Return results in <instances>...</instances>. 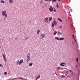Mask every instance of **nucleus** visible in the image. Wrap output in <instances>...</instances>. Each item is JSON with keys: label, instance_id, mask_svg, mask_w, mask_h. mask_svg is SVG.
<instances>
[{"label": "nucleus", "instance_id": "nucleus-19", "mask_svg": "<svg viewBox=\"0 0 80 80\" xmlns=\"http://www.w3.org/2000/svg\"><path fill=\"white\" fill-rule=\"evenodd\" d=\"M32 65H33V63L31 62L29 64V67H31V66H32Z\"/></svg>", "mask_w": 80, "mask_h": 80}, {"label": "nucleus", "instance_id": "nucleus-23", "mask_svg": "<svg viewBox=\"0 0 80 80\" xmlns=\"http://www.w3.org/2000/svg\"><path fill=\"white\" fill-rule=\"evenodd\" d=\"M40 30H38L37 31V33L38 34H39L40 33Z\"/></svg>", "mask_w": 80, "mask_h": 80}, {"label": "nucleus", "instance_id": "nucleus-44", "mask_svg": "<svg viewBox=\"0 0 80 80\" xmlns=\"http://www.w3.org/2000/svg\"><path fill=\"white\" fill-rule=\"evenodd\" d=\"M45 5H47V3H46V4H45Z\"/></svg>", "mask_w": 80, "mask_h": 80}, {"label": "nucleus", "instance_id": "nucleus-34", "mask_svg": "<svg viewBox=\"0 0 80 80\" xmlns=\"http://www.w3.org/2000/svg\"><path fill=\"white\" fill-rule=\"evenodd\" d=\"M66 73H68V71H66Z\"/></svg>", "mask_w": 80, "mask_h": 80}, {"label": "nucleus", "instance_id": "nucleus-27", "mask_svg": "<svg viewBox=\"0 0 80 80\" xmlns=\"http://www.w3.org/2000/svg\"><path fill=\"white\" fill-rule=\"evenodd\" d=\"M56 7L57 8H58V3H57L56 5Z\"/></svg>", "mask_w": 80, "mask_h": 80}, {"label": "nucleus", "instance_id": "nucleus-15", "mask_svg": "<svg viewBox=\"0 0 80 80\" xmlns=\"http://www.w3.org/2000/svg\"><path fill=\"white\" fill-rule=\"evenodd\" d=\"M40 77V75H39L36 78V80H37Z\"/></svg>", "mask_w": 80, "mask_h": 80}, {"label": "nucleus", "instance_id": "nucleus-14", "mask_svg": "<svg viewBox=\"0 0 80 80\" xmlns=\"http://www.w3.org/2000/svg\"><path fill=\"white\" fill-rule=\"evenodd\" d=\"M9 1L10 3H13V0H9Z\"/></svg>", "mask_w": 80, "mask_h": 80}, {"label": "nucleus", "instance_id": "nucleus-38", "mask_svg": "<svg viewBox=\"0 0 80 80\" xmlns=\"http://www.w3.org/2000/svg\"><path fill=\"white\" fill-rule=\"evenodd\" d=\"M28 39V38H27L26 39V40H27V39Z\"/></svg>", "mask_w": 80, "mask_h": 80}, {"label": "nucleus", "instance_id": "nucleus-11", "mask_svg": "<svg viewBox=\"0 0 80 80\" xmlns=\"http://www.w3.org/2000/svg\"><path fill=\"white\" fill-rule=\"evenodd\" d=\"M17 78H19V79H21V80H25V79L22 78L21 77L15 78H14V79L15 80V79H17Z\"/></svg>", "mask_w": 80, "mask_h": 80}, {"label": "nucleus", "instance_id": "nucleus-36", "mask_svg": "<svg viewBox=\"0 0 80 80\" xmlns=\"http://www.w3.org/2000/svg\"><path fill=\"white\" fill-rule=\"evenodd\" d=\"M69 72H72V71L71 70H69Z\"/></svg>", "mask_w": 80, "mask_h": 80}, {"label": "nucleus", "instance_id": "nucleus-22", "mask_svg": "<svg viewBox=\"0 0 80 80\" xmlns=\"http://www.w3.org/2000/svg\"><path fill=\"white\" fill-rule=\"evenodd\" d=\"M55 38L57 40H59V38H58V37H55Z\"/></svg>", "mask_w": 80, "mask_h": 80}, {"label": "nucleus", "instance_id": "nucleus-18", "mask_svg": "<svg viewBox=\"0 0 80 80\" xmlns=\"http://www.w3.org/2000/svg\"><path fill=\"white\" fill-rule=\"evenodd\" d=\"M19 60H18L16 61V63L17 65H18V63L19 64Z\"/></svg>", "mask_w": 80, "mask_h": 80}, {"label": "nucleus", "instance_id": "nucleus-20", "mask_svg": "<svg viewBox=\"0 0 80 80\" xmlns=\"http://www.w3.org/2000/svg\"><path fill=\"white\" fill-rule=\"evenodd\" d=\"M59 40H64V38H61L59 39Z\"/></svg>", "mask_w": 80, "mask_h": 80}, {"label": "nucleus", "instance_id": "nucleus-7", "mask_svg": "<svg viewBox=\"0 0 80 80\" xmlns=\"http://www.w3.org/2000/svg\"><path fill=\"white\" fill-rule=\"evenodd\" d=\"M2 56H3V59H4V60H5V62H6V58H5V54H2Z\"/></svg>", "mask_w": 80, "mask_h": 80}, {"label": "nucleus", "instance_id": "nucleus-42", "mask_svg": "<svg viewBox=\"0 0 80 80\" xmlns=\"http://www.w3.org/2000/svg\"><path fill=\"white\" fill-rule=\"evenodd\" d=\"M1 67V64L0 63V67Z\"/></svg>", "mask_w": 80, "mask_h": 80}, {"label": "nucleus", "instance_id": "nucleus-26", "mask_svg": "<svg viewBox=\"0 0 80 80\" xmlns=\"http://www.w3.org/2000/svg\"><path fill=\"white\" fill-rule=\"evenodd\" d=\"M1 3H5V2L3 0H1Z\"/></svg>", "mask_w": 80, "mask_h": 80}, {"label": "nucleus", "instance_id": "nucleus-40", "mask_svg": "<svg viewBox=\"0 0 80 80\" xmlns=\"http://www.w3.org/2000/svg\"><path fill=\"white\" fill-rule=\"evenodd\" d=\"M45 1H46V2H47V1H48V0H45Z\"/></svg>", "mask_w": 80, "mask_h": 80}, {"label": "nucleus", "instance_id": "nucleus-10", "mask_svg": "<svg viewBox=\"0 0 80 80\" xmlns=\"http://www.w3.org/2000/svg\"><path fill=\"white\" fill-rule=\"evenodd\" d=\"M52 17H50L49 18V22H51V21L52 20Z\"/></svg>", "mask_w": 80, "mask_h": 80}, {"label": "nucleus", "instance_id": "nucleus-43", "mask_svg": "<svg viewBox=\"0 0 80 80\" xmlns=\"http://www.w3.org/2000/svg\"><path fill=\"white\" fill-rule=\"evenodd\" d=\"M55 74L57 75V73H55Z\"/></svg>", "mask_w": 80, "mask_h": 80}, {"label": "nucleus", "instance_id": "nucleus-29", "mask_svg": "<svg viewBox=\"0 0 80 80\" xmlns=\"http://www.w3.org/2000/svg\"><path fill=\"white\" fill-rule=\"evenodd\" d=\"M4 74L5 75H7V72H4Z\"/></svg>", "mask_w": 80, "mask_h": 80}, {"label": "nucleus", "instance_id": "nucleus-41", "mask_svg": "<svg viewBox=\"0 0 80 80\" xmlns=\"http://www.w3.org/2000/svg\"><path fill=\"white\" fill-rule=\"evenodd\" d=\"M72 43H73V44H74V42H72Z\"/></svg>", "mask_w": 80, "mask_h": 80}, {"label": "nucleus", "instance_id": "nucleus-5", "mask_svg": "<svg viewBox=\"0 0 80 80\" xmlns=\"http://www.w3.org/2000/svg\"><path fill=\"white\" fill-rule=\"evenodd\" d=\"M41 37H42V38L43 39L45 37V33H42L41 35Z\"/></svg>", "mask_w": 80, "mask_h": 80}, {"label": "nucleus", "instance_id": "nucleus-25", "mask_svg": "<svg viewBox=\"0 0 80 80\" xmlns=\"http://www.w3.org/2000/svg\"><path fill=\"white\" fill-rule=\"evenodd\" d=\"M54 27V24H53V23H52V28H53V27Z\"/></svg>", "mask_w": 80, "mask_h": 80}, {"label": "nucleus", "instance_id": "nucleus-35", "mask_svg": "<svg viewBox=\"0 0 80 80\" xmlns=\"http://www.w3.org/2000/svg\"><path fill=\"white\" fill-rule=\"evenodd\" d=\"M62 26H60V27H59V28H62Z\"/></svg>", "mask_w": 80, "mask_h": 80}, {"label": "nucleus", "instance_id": "nucleus-37", "mask_svg": "<svg viewBox=\"0 0 80 80\" xmlns=\"http://www.w3.org/2000/svg\"><path fill=\"white\" fill-rule=\"evenodd\" d=\"M4 18V20H5L6 19V18Z\"/></svg>", "mask_w": 80, "mask_h": 80}, {"label": "nucleus", "instance_id": "nucleus-32", "mask_svg": "<svg viewBox=\"0 0 80 80\" xmlns=\"http://www.w3.org/2000/svg\"><path fill=\"white\" fill-rule=\"evenodd\" d=\"M52 0H48L49 2H50L52 1Z\"/></svg>", "mask_w": 80, "mask_h": 80}, {"label": "nucleus", "instance_id": "nucleus-8", "mask_svg": "<svg viewBox=\"0 0 80 80\" xmlns=\"http://www.w3.org/2000/svg\"><path fill=\"white\" fill-rule=\"evenodd\" d=\"M53 23L54 24V25L55 26H56V25H57V22L56 21H55V20L53 21Z\"/></svg>", "mask_w": 80, "mask_h": 80}, {"label": "nucleus", "instance_id": "nucleus-13", "mask_svg": "<svg viewBox=\"0 0 80 80\" xmlns=\"http://www.w3.org/2000/svg\"><path fill=\"white\" fill-rule=\"evenodd\" d=\"M40 5H43V1L42 0L40 2Z\"/></svg>", "mask_w": 80, "mask_h": 80}, {"label": "nucleus", "instance_id": "nucleus-16", "mask_svg": "<svg viewBox=\"0 0 80 80\" xmlns=\"http://www.w3.org/2000/svg\"><path fill=\"white\" fill-rule=\"evenodd\" d=\"M57 32L56 31H55L53 32V35H56V34H57Z\"/></svg>", "mask_w": 80, "mask_h": 80}, {"label": "nucleus", "instance_id": "nucleus-3", "mask_svg": "<svg viewBox=\"0 0 80 80\" xmlns=\"http://www.w3.org/2000/svg\"><path fill=\"white\" fill-rule=\"evenodd\" d=\"M27 58L28 59L27 60V62L29 61L30 60V54L28 53V56H27Z\"/></svg>", "mask_w": 80, "mask_h": 80}, {"label": "nucleus", "instance_id": "nucleus-6", "mask_svg": "<svg viewBox=\"0 0 80 80\" xmlns=\"http://www.w3.org/2000/svg\"><path fill=\"white\" fill-rule=\"evenodd\" d=\"M23 59H21L20 60L19 62V65H20L22 63H23Z\"/></svg>", "mask_w": 80, "mask_h": 80}, {"label": "nucleus", "instance_id": "nucleus-31", "mask_svg": "<svg viewBox=\"0 0 80 80\" xmlns=\"http://www.w3.org/2000/svg\"><path fill=\"white\" fill-rule=\"evenodd\" d=\"M42 8H44V6H43V5H42Z\"/></svg>", "mask_w": 80, "mask_h": 80}, {"label": "nucleus", "instance_id": "nucleus-4", "mask_svg": "<svg viewBox=\"0 0 80 80\" xmlns=\"http://www.w3.org/2000/svg\"><path fill=\"white\" fill-rule=\"evenodd\" d=\"M44 22H46V23H48V18L47 17L45 19Z\"/></svg>", "mask_w": 80, "mask_h": 80}, {"label": "nucleus", "instance_id": "nucleus-30", "mask_svg": "<svg viewBox=\"0 0 80 80\" xmlns=\"http://www.w3.org/2000/svg\"><path fill=\"white\" fill-rule=\"evenodd\" d=\"M60 67H58L57 68V69H60Z\"/></svg>", "mask_w": 80, "mask_h": 80}, {"label": "nucleus", "instance_id": "nucleus-46", "mask_svg": "<svg viewBox=\"0 0 80 80\" xmlns=\"http://www.w3.org/2000/svg\"><path fill=\"white\" fill-rule=\"evenodd\" d=\"M76 67H77V65L76 66Z\"/></svg>", "mask_w": 80, "mask_h": 80}, {"label": "nucleus", "instance_id": "nucleus-21", "mask_svg": "<svg viewBox=\"0 0 80 80\" xmlns=\"http://www.w3.org/2000/svg\"><path fill=\"white\" fill-rule=\"evenodd\" d=\"M58 19L59 21H60L61 22H62V20H61V19H60V18H58Z\"/></svg>", "mask_w": 80, "mask_h": 80}, {"label": "nucleus", "instance_id": "nucleus-28", "mask_svg": "<svg viewBox=\"0 0 80 80\" xmlns=\"http://www.w3.org/2000/svg\"><path fill=\"white\" fill-rule=\"evenodd\" d=\"M62 78H64V77H65V76H64V75H62Z\"/></svg>", "mask_w": 80, "mask_h": 80}, {"label": "nucleus", "instance_id": "nucleus-2", "mask_svg": "<svg viewBox=\"0 0 80 80\" xmlns=\"http://www.w3.org/2000/svg\"><path fill=\"white\" fill-rule=\"evenodd\" d=\"M51 8H49V10L50 11V12H52V11H53L54 12H56V9L55 8L54 9L53 8V7H52V6H50Z\"/></svg>", "mask_w": 80, "mask_h": 80}, {"label": "nucleus", "instance_id": "nucleus-33", "mask_svg": "<svg viewBox=\"0 0 80 80\" xmlns=\"http://www.w3.org/2000/svg\"><path fill=\"white\" fill-rule=\"evenodd\" d=\"M76 61L77 62H78V58H76Z\"/></svg>", "mask_w": 80, "mask_h": 80}, {"label": "nucleus", "instance_id": "nucleus-24", "mask_svg": "<svg viewBox=\"0 0 80 80\" xmlns=\"http://www.w3.org/2000/svg\"><path fill=\"white\" fill-rule=\"evenodd\" d=\"M57 0H52V3H53V2H57Z\"/></svg>", "mask_w": 80, "mask_h": 80}, {"label": "nucleus", "instance_id": "nucleus-17", "mask_svg": "<svg viewBox=\"0 0 80 80\" xmlns=\"http://www.w3.org/2000/svg\"><path fill=\"white\" fill-rule=\"evenodd\" d=\"M62 32H60L58 31V35H62Z\"/></svg>", "mask_w": 80, "mask_h": 80}, {"label": "nucleus", "instance_id": "nucleus-45", "mask_svg": "<svg viewBox=\"0 0 80 80\" xmlns=\"http://www.w3.org/2000/svg\"><path fill=\"white\" fill-rule=\"evenodd\" d=\"M58 1H60V0H58Z\"/></svg>", "mask_w": 80, "mask_h": 80}, {"label": "nucleus", "instance_id": "nucleus-39", "mask_svg": "<svg viewBox=\"0 0 80 80\" xmlns=\"http://www.w3.org/2000/svg\"><path fill=\"white\" fill-rule=\"evenodd\" d=\"M17 38H15V40H17Z\"/></svg>", "mask_w": 80, "mask_h": 80}, {"label": "nucleus", "instance_id": "nucleus-9", "mask_svg": "<svg viewBox=\"0 0 80 80\" xmlns=\"http://www.w3.org/2000/svg\"><path fill=\"white\" fill-rule=\"evenodd\" d=\"M74 37V34H73L72 37L74 39V40H75V41L76 42V43H77V40Z\"/></svg>", "mask_w": 80, "mask_h": 80}, {"label": "nucleus", "instance_id": "nucleus-1", "mask_svg": "<svg viewBox=\"0 0 80 80\" xmlns=\"http://www.w3.org/2000/svg\"><path fill=\"white\" fill-rule=\"evenodd\" d=\"M2 16H5L6 18H7L8 16L7 14V11H6L5 10L2 11Z\"/></svg>", "mask_w": 80, "mask_h": 80}, {"label": "nucleus", "instance_id": "nucleus-12", "mask_svg": "<svg viewBox=\"0 0 80 80\" xmlns=\"http://www.w3.org/2000/svg\"><path fill=\"white\" fill-rule=\"evenodd\" d=\"M65 65V63H61V64H60V65H61V66H65V65Z\"/></svg>", "mask_w": 80, "mask_h": 80}]
</instances>
